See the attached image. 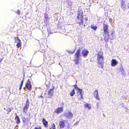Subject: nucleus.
Returning a JSON list of instances; mask_svg holds the SVG:
<instances>
[{"mask_svg": "<svg viewBox=\"0 0 129 129\" xmlns=\"http://www.w3.org/2000/svg\"><path fill=\"white\" fill-rule=\"evenodd\" d=\"M15 40V42L16 43H17L16 46L18 48H19L21 46V42L20 39L18 37H15L14 38Z\"/></svg>", "mask_w": 129, "mask_h": 129, "instance_id": "nucleus-5", "label": "nucleus"}, {"mask_svg": "<svg viewBox=\"0 0 129 129\" xmlns=\"http://www.w3.org/2000/svg\"><path fill=\"white\" fill-rule=\"evenodd\" d=\"M15 119L17 124H19L20 122V120L18 116L17 115L15 117Z\"/></svg>", "mask_w": 129, "mask_h": 129, "instance_id": "nucleus-19", "label": "nucleus"}, {"mask_svg": "<svg viewBox=\"0 0 129 129\" xmlns=\"http://www.w3.org/2000/svg\"><path fill=\"white\" fill-rule=\"evenodd\" d=\"M3 58H1L0 59V62L2 61V60L3 59Z\"/></svg>", "mask_w": 129, "mask_h": 129, "instance_id": "nucleus-36", "label": "nucleus"}, {"mask_svg": "<svg viewBox=\"0 0 129 129\" xmlns=\"http://www.w3.org/2000/svg\"><path fill=\"white\" fill-rule=\"evenodd\" d=\"M25 86L29 90H31L32 89V85L31 82L29 80H28L25 83Z\"/></svg>", "mask_w": 129, "mask_h": 129, "instance_id": "nucleus-6", "label": "nucleus"}, {"mask_svg": "<svg viewBox=\"0 0 129 129\" xmlns=\"http://www.w3.org/2000/svg\"><path fill=\"white\" fill-rule=\"evenodd\" d=\"M51 127L52 129H56V126L54 123H53L51 125Z\"/></svg>", "mask_w": 129, "mask_h": 129, "instance_id": "nucleus-27", "label": "nucleus"}, {"mask_svg": "<svg viewBox=\"0 0 129 129\" xmlns=\"http://www.w3.org/2000/svg\"><path fill=\"white\" fill-rule=\"evenodd\" d=\"M82 90L79 91L77 92V95L79 100H81L82 99H83L82 93Z\"/></svg>", "mask_w": 129, "mask_h": 129, "instance_id": "nucleus-7", "label": "nucleus"}, {"mask_svg": "<svg viewBox=\"0 0 129 129\" xmlns=\"http://www.w3.org/2000/svg\"><path fill=\"white\" fill-rule=\"evenodd\" d=\"M121 7L122 8L125 7V6H124L125 5V2L123 0H122L121 1Z\"/></svg>", "mask_w": 129, "mask_h": 129, "instance_id": "nucleus-22", "label": "nucleus"}, {"mask_svg": "<svg viewBox=\"0 0 129 129\" xmlns=\"http://www.w3.org/2000/svg\"><path fill=\"white\" fill-rule=\"evenodd\" d=\"M91 28L94 30H95L97 28L96 26H94L93 25H91L90 26Z\"/></svg>", "mask_w": 129, "mask_h": 129, "instance_id": "nucleus-24", "label": "nucleus"}, {"mask_svg": "<svg viewBox=\"0 0 129 129\" xmlns=\"http://www.w3.org/2000/svg\"><path fill=\"white\" fill-rule=\"evenodd\" d=\"M93 96L96 100H99L100 99L99 96L98 92V90H95L93 92Z\"/></svg>", "mask_w": 129, "mask_h": 129, "instance_id": "nucleus-9", "label": "nucleus"}, {"mask_svg": "<svg viewBox=\"0 0 129 129\" xmlns=\"http://www.w3.org/2000/svg\"><path fill=\"white\" fill-rule=\"evenodd\" d=\"M22 86H20L19 88V89L20 90H21V88H22Z\"/></svg>", "mask_w": 129, "mask_h": 129, "instance_id": "nucleus-34", "label": "nucleus"}, {"mask_svg": "<svg viewBox=\"0 0 129 129\" xmlns=\"http://www.w3.org/2000/svg\"><path fill=\"white\" fill-rule=\"evenodd\" d=\"M75 56H79L81 55V50L79 49L77 50L75 55Z\"/></svg>", "mask_w": 129, "mask_h": 129, "instance_id": "nucleus-16", "label": "nucleus"}, {"mask_svg": "<svg viewBox=\"0 0 129 129\" xmlns=\"http://www.w3.org/2000/svg\"><path fill=\"white\" fill-rule=\"evenodd\" d=\"M45 18L46 19H48V15L47 14H46L45 16Z\"/></svg>", "mask_w": 129, "mask_h": 129, "instance_id": "nucleus-30", "label": "nucleus"}, {"mask_svg": "<svg viewBox=\"0 0 129 129\" xmlns=\"http://www.w3.org/2000/svg\"><path fill=\"white\" fill-rule=\"evenodd\" d=\"M59 125L61 128H63L65 126V124L64 122V120L60 121L59 122Z\"/></svg>", "mask_w": 129, "mask_h": 129, "instance_id": "nucleus-12", "label": "nucleus"}, {"mask_svg": "<svg viewBox=\"0 0 129 129\" xmlns=\"http://www.w3.org/2000/svg\"><path fill=\"white\" fill-rule=\"evenodd\" d=\"M114 32H113L111 33V35H113L114 34Z\"/></svg>", "mask_w": 129, "mask_h": 129, "instance_id": "nucleus-35", "label": "nucleus"}, {"mask_svg": "<svg viewBox=\"0 0 129 129\" xmlns=\"http://www.w3.org/2000/svg\"><path fill=\"white\" fill-rule=\"evenodd\" d=\"M75 91L74 89H73V90H72V91L70 92V95L71 96H72L74 95L75 94Z\"/></svg>", "mask_w": 129, "mask_h": 129, "instance_id": "nucleus-23", "label": "nucleus"}, {"mask_svg": "<svg viewBox=\"0 0 129 129\" xmlns=\"http://www.w3.org/2000/svg\"><path fill=\"white\" fill-rule=\"evenodd\" d=\"M67 52L69 53L72 54L74 53V52H71V51L70 50H68L67 51Z\"/></svg>", "mask_w": 129, "mask_h": 129, "instance_id": "nucleus-31", "label": "nucleus"}, {"mask_svg": "<svg viewBox=\"0 0 129 129\" xmlns=\"http://www.w3.org/2000/svg\"><path fill=\"white\" fill-rule=\"evenodd\" d=\"M23 89H26V88H25V87H24L23 88Z\"/></svg>", "mask_w": 129, "mask_h": 129, "instance_id": "nucleus-38", "label": "nucleus"}, {"mask_svg": "<svg viewBox=\"0 0 129 129\" xmlns=\"http://www.w3.org/2000/svg\"><path fill=\"white\" fill-rule=\"evenodd\" d=\"M128 8L129 9V3H128Z\"/></svg>", "mask_w": 129, "mask_h": 129, "instance_id": "nucleus-37", "label": "nucleus"}, {"mask_svg": "<svg viewBox=\"0 0 129 129\" xmlns=\"http://www.w3.org/2000/svg\"><path fill=\"white\" fill-rule=\"evenodd\" d=\"M24 81V79L23 78L22 79V80L21 81V82L20 85V86H22L23 84Z\"/></svg>", "mask_w": 129, "mask_h": 129, "instance_id": "nucleus-28", "label": "nucleus"}, {"mask_svg": "<svg viewBox=\"0 0 129 129\" xmlns=\"http://www.w3.org/2000/svg\"><path fill=\"white\" fill-rule=\"evenodd\" d=\"M29 117L28 118H26L25 117H24L22 118L23 122L24 123L28 121H29L30 119V114L29 113Z\"/></svg>", "mask_w": 129, "mask_h": 129, "instance_id": "nucleus-14", "label": "nucleus"}, {"mask_svg": "<svg viewBox=\"0 0 129 129\" xmlns=\"http://www.w3.org/2000/svg\"><path fill=\"white\" fill-rule=\"evenodd\" d=\"M29 102L28 99H27L26 101L25 105L24 106L23 108V112L26 113L27 112L29 108Z\"/></svg>", "mask_w": 129, "mask_h": 129, "instance_id": "nucleus-2", "label": "nucleus"}, {"mask_svg": "<svg viewBox=\"0 0 129 129\" xmlns=\"http://www.w3.org/2000/svg\"><path fill=\"white\" fill-rule=\"evenodd\" d=\"M106 38V37H105V38H104V39H105Z\"/></svg>", "mask_w": 129, "mask_h": 129, "instance_id": "nucleus-40", "label": "nucleus"}, {"mask_svg": "<svg viewBox=\"0 0 129 129\" xmlns=\"http://www.w3.org/2000/svg\"><path fill=\"white\" fill-rule=\"evenodd\" d=\"M63 111V108L62 107H58L55 110L54 112L57 114H59L61 113Z\"/></svg>", "mask_w": 129, "mask_h": 129, "instance_id": "nucleus-8", "label": "nucleus"}, {"mask_svg": "<svg viewBox=\"0 0 129 129\" xmlns=\"http://www.w3.org/2000/svg\"><path fill=\"white\" fill-rule=\"evenodd\" d=\"M117 63V61L114 59H113L112 60L111 65L112 66H115Z\"/></svg>", "mask_w": 129, "mask_h": 129, "instance_id": "nucleus-18", "label": "nucleus"}, {"mask_svg": "<svg viewBox=\"0 0 129 129\" xmlns=\"http://www.w3.org/2000/svg\"><path fill=\"white\" fill-rule=\"evenodd\" d=\"M73 86H74L75 89L77 90V92L79 91L82 90V89L79 88L78 87H77V85L76 84L73 85Z\"/></svg>", "mask_w": 129, "mask_h": 129, "instance_id": "nucleus-21", "label": "nucleus"}, {"mask_svg": "<svg viewBox=\"0 0 129 129\" xmlns=\"http://www.w3.org/2000/svg\"><path fill=\"white\" fill-rule=\"evenodd\" d=\"M13 108L12 107H10L8 106H7V109L6 110L8 112L7 114L9 113V112H11L12 110L13 109Z\"/></svg>", "mask_w": 129, "mask_h": 129, "instance_id": "nucleus-17", "label": "nucleus"}, {"mask_svg": "<svg viewBox=\"0 0 129 129\" xmlns=\"http://www.w3.org/2000/svg\"><path fill=\"white\" fill-rule=\"evenodd\" d=\"M99 104V103H97V105L98 106V104Z\"/></svg>", "mask_w": 129, "mask_h": 129, "instance_id": "nucleus-39", "label": "nucleus"}, {"mask_svg": "<svg viewBox=\"0 0 129 129\" xmlns=\"http://www.w3.org/2000/svg\"><path fill=\"white\" fill-rule=\"evenodd\" d=\"M108 28V26L107 24L105 23L103 24V29L104 34H107L108 37H109V33Z\"/></svg>", "mask_w": 129, "mask_h": 129, "instance_id": "nucleus-4", "label": "nucleus"}, {"mask_svg": "<svg viewBox=\"0 0 129 129\" xmlns=\"http://www.w3.org/2000/svg\"><path fill=\"white\" fill-rule=\"evenodd\" d=\"M42 122L45 127H47L48 122L44 118L42 119Z\"/></svg>", "mask_w": 129, "mask_h": 129, "instance_id": "nucleus-15", "label": "nucleus"}, {"mask_svg": "<svg viewBox=\"0 0 129 129\" xmlns=\"http://www.w3.org/2000/svg\"><path fill=\"white\" fill-rule=\"evenodd\" d=\"M34 129H42L41 128V127H35L34 128Z\"/></svg>", "mask_w": 129, "mask_h": 129, "instance_id": "nucleus-32", "label": "nucleus"}, {"mask_svg": "<svg viewBox=\"0 0 129 129\" xmlns=\"http://www.w3.org/2000/svg\"><path fill=\"white\" fill-rule=\"evenodd\" d=\"M79 57H76L75 59H74L75 62V64H77L79 63Z\"/></svg>", "mask_w": 129, "mask_h": 129, "instance_id": "nucleus-20", "label": "nucleus"}, {"mask_svg": "<svg viewBox=\"0 0 129 129\" xmlns=\"http://www.w3.org/2000/svg\"><path fill=\"white\" fill-rule=\"evenodd\" d=\"M85 20H86V21H87L88 20V18L87 17H85Z\"/></svg>", "mask_w": 129, "mask_h": 129, "instance_id": "nucleus-33", "label": "nucleus"}, {"mask_svg": "<svg viewBox=\"0 0 129 129\" xmlns=\"http://www.w3.org/2000/svg\"><path fill=\"white\" fill-rule=\"evenodd\" d=\"M64 115L66 118L69 119L72 118L73 116V114L71 112H69L68 113H65Z\"/></svg>", "mask_w": 129, "mask_h": 129, "instance_id": "nucleus-10", "label": "nucleus"}, {"mask_svg": "<svg viewBox=\"0 0 129 129\" xmlns=\"http://www.w3.org/2000/svg\"><path fill=\"white\" fill-rule=\"evenodd\" d=\"M103 55V53L101 52H98V56H102Z\"/></svg>", "mask_w": 129, "mask_h": 129, "instance_id": "nucleus-26", "label": "nucleus"}, {"mask_svg": "<svg viewBox=\"0 0 129 129\" xmlns=\"http://www.w3.org/2000/svg\"><path fill=\"white\" fill-rule=\"evenodd\" d=\"M89 51L86 49H84L82 50V54L83 55L86 56L89 53Z\"/></svg>", "mask_w": 129, "mask_h": 129, "instance_id": "nucleus-11", "label": "nucleus"}, {"mask_svg": "<svg viewBox=\"0 0 129 129\" xmlns=\"http://www.w3.org/2000/svg\"><path fill=\"white\" fill-rule=\"evenodd\" d=\"M83 12H80L79 11L77 12V14L76 17L78 21L77 22L79 25H82L83 24Z\"/></svg>", "mask_w": 129, "mask_h": 129, "instance_id": "nucleus-1", "label": "nucleus"}, {"mask_svg": "<svg viewBox=\"0 0 129 129\" xmlns=\"http://www.w3.org/2000/svg\"><path fill=\"white\" fill-rule=\"evenodd\" d=\"M85 107V108H87L89 109H90L91 108L90 106H89V105L88 104L86 103L84 105Z\"/></svg>", "mask_w": 129, "mask_h": 129, "instance_id": "nucleus-25", "label": "nucleus"}, {"mask_svg": "<svg viewBox=\"0 0 129 129\" xmlns=\"http://www.w3.org/2000/svg\"><path fill=\"white\" fill-rule=\"evenodd\" d=\"M97 59L98 62V65L99 67L103 68L104 61L103 57H98Z\"/></svg>", "mask_w": 129, "mask_h": 129, "instance_id": "nucleus-3", "label": "nucleus"}, {"mask_svg": "<svg viewBox=\"0 0 129 129\" xmlns=\"http://www.w3.org/2000/svg\"><path fill=\"white\" fill-rule=\"evenodd\" d=\"M55 88L54 86H53V87L52 89H50L48 91V95L52 96L53 95V91L52 90Z\"/></svg>", "mask_w": 129, "mask_h": 129, "instance_id": "nucleus-13", "label": "nucleus"}, {"mask_svg": "<svg viewBox=\"0 0 129 129\" xmlns=\"http://www.w3.org/2000/svg\"><path fill=\"white\" fill-rule=\"evenodd\" d=\"M16 13L17 14L19 15L20 13V12L19 10H18L16 12Z\"/></svg>", "mask_w": 129, "mask_h": 129, "instance_id": "nucleus-29", "label": "nucleus"}]
</instances>
